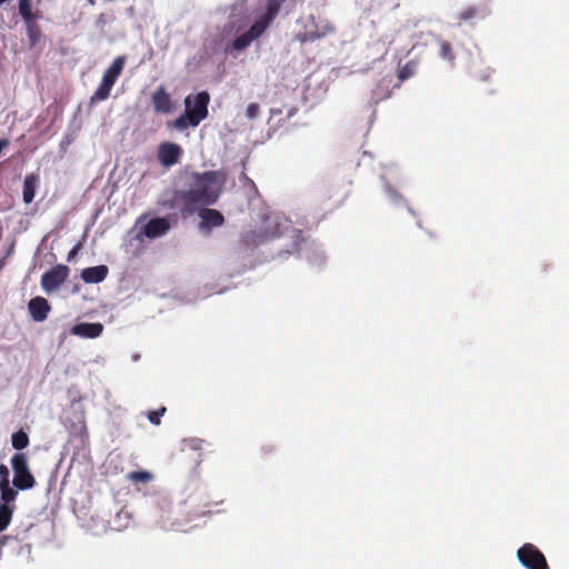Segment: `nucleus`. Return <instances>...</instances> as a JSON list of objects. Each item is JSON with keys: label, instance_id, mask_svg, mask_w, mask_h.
<instances>
[{"label": "nucleus", "instance_id": "1", "mask_svg": "<svg viewBox=\"0 0 569 569\" xmlns=\"http://www.w3.org/2000/svg\"><path fill=\"white\" fill-rule=\"evenodd\" d=\"M256 244L283 241L274 247L271 259L286 260L290 256L305 259L311 267L320 268L326 262V252L317 241L305 238L302 231L281 212L263 216L260 228L253 233Z\"/></svg>", "mask_w": 569, "mask_h": 569}, {"label": "nucleus", "instance_id": "2", "mask_svg": "<svg viewBox=\"0 0 569 569\" xmlns=\"http://www.w3.org/2000/svg\"><path fill=\"white\" fill-rule=\"evenodd\" d=\"M227 176L222 170L189 172L184 176V191L193 211L216 203Z\"/></svg>", "mask_w": 569, "mask_h": 569}, {"label": "nucleus", "instance_id": "3", "mask_svg": "<svg viewBox=\"0 0 569 569\" xmlns=\"http://www.w3.org/2000/svg\"><path fill=\"white\" fill-rule=\"evenodd\" d=\"M380 180L382 183V190L390 203L393 207H406L408 212L412 217H417L416 211L412 207L408 204L406 198L397 190L396 186L401 183L402 177L401 173L396 166L386 167L380 174Z\"/></svg>", "mask_w": 569, "mask_h": 569}, {"label": "nucleus", "instance_id": "4", "mask_svg": "<svg viewBox=\"0 0 569 569\" xmlns=\"http://www.w3.org/2000/svg\"><path fill=\"white\" fill-rule=\"evenodd\" d=\"M171 226L172 219L170 216L152 217L147 220L146 214H142L136 222V228H138L136 238L139 241L161 238L169 232Z\"/></svg>", "mask_w": 569, "mask_h": 569}, {"label": "nucleus", "instance_id": "5", "mask_svg": "<svg viewBox=\"0 0 569 569\" xmlns=\"http://www.w3.org/2000/svg\"><path fill=\"white\" fill-rule=\"evenodd\" d=\"M126 62V54H121L114 58L112 63L103 72L101 82L91 97L92 102L104 101L109 98L112 87L124 69Z\"/></svg>", "mask_w": 569, "mask_h": 569}, {"label": "nucleus", "instance_id": "6", "mask_svg": "<svg viewBox=\"0 0 569 569\" xmlns=\"http://www.w3.org/2000/svg\"><path fill=\"white\" fill-rule=\"evenodd\" d=\"M10 463L13 471V487L20 491L32 489L36 485V479L30 470L27 455L23 452H16L11 457Z\"/></svg>", "mask_w": 569, "mask_h": 569}, {"label": "nucleus", "instance_id": "7", "mask_svg": "<svg viewBox=\"0 0 569 569\" xmlns=\"http://www.w3.org/2000/svg\"><path fill=\"white\" fill-rule=\"evenodd\" d=\"M158 204L163 210H174L179 211L182 214L194 213L193 208L188 201L184 188L164 191L163 193H161L158 200Z\"/></svg>", "mask_w": 569, "mask_h": 569}, {"label": "nucleus", "instance_id": "8", "mask_svg": "<svg viewBox=\"0 0 569 569\" xmlns=\"http://www.w3.org/2000/svg\"><path fill=\"white\" fill-rule=\"evenodd\" d=\"M517 559L525 569H549L542 551L530 542L523 543L517 550Z\"/></svg>", "mask_w": 569, "mask_h": 569}, {"label": "nucleus", "instance_id": "9", "mask_svg": "<svg viewBox=\"0 0 569 569\" xmlns=\"http://www.w3.org/2000/svg\"><path fill=\"white\" fill-rule=\"evenodd\" d=\"M70 273V268L63 263H58L47 271H44L41 276L40 284L41 289L50 295L58 290L61 284L68 279Z\"/></svg>", "mask_w": 569, "mask_h": 569}, {"label": "nucleus", "instance_id": "10", "mask_svg": "<svg viewBox=\"0 0 569 569\" xmlns=\"http://www.w3.org/2000/svg\"><path fill=\"white\" fill-rule=\"evenodd\" d=\"M196 212H198V217L200 219L198 228L200 233L203 236H209L214 228H219L224 224V217L217 209L208 208L207 206L201 207Z\"/></svg>", "mask_w": 569, "mask_h": 569}, {"label": "nucleus", "instance_id": "11", "mask_svg": "<svg viewBox=\"0 0 569 569\" xmlns=\"http://www.w3.org/2000/svg\"><path fill=\"white\" fill-rule=\"evenodd\" d=\"M210 96L208 91H200L196 94L187 96L184 99L186 111L197 118L199 121L208 117V104Z\"/></svg>", "mask_w": 569, "mask_h": 569}, {"label": "nucleus", "instance_id": "12", "mask_svg": "<svg viewBox=\"0 0 569 569\" xmlns=\"http://www.w3.org/2000/svg\"><path fill=\"white\" fill-rule=\"evenodd\" d=\"M267 29L261 26L256 19L249 29L237 36L231 43V48L236 51L246 50L254 40L260 38Z\"/></svg>", "mask_w": 569, "mask_h": 569}, {"label": "nucleus", "instance_id": "13", "mask_svg": "<svg viewBox=\"0 0 569 569\" xmlns=\"http://www.w3.org/2000/svg\"><path fill=\"white\" fill-rule=\"evenodd\" d=\"M181 154L182 148L178 143L166 141L158 147V160L166 168L178 163Z\"/></svg>", "mask_w": 569, "mask_h": 569}, {"label": "nucleus", "instance_id": "14", "mask_svg": "<svg viewBox=\"0 0 569 569\" xmlns=\"http://www.w3.org/2000/svg\"><path fill=\"white\" fill-rule=\"evenodd\" d=\"M429 38H430V40L427 43L431 48L437 50L438 57L441 60L449 63L450 66H455L456 54L453 52L451 43L435 33H430Z\"/></svg>", "mask_w": 569, "mask_h": 569}, {"label": "nucleus", "instance_id": "15", "mask_svg": "<svg viewBox=\"0 0 569 569\" xmlns=\"http://www.w3.org/2000/svg\"><path fill=\"white\" fill-rule=\"evenodd\" d=\"M103 325L101 322H77L73 325L70 329L71 335L87 338V339H94L102 335L103 332Z\"/></svg>", "mask_w": 569, "mask_h": 569}, {"label": "nucleus", "instance_id": "16", "mask_svg": "<svg viewBox=\"0 0 569 569\" xmlns=\"http://www.w3.org/2000/svg\"><path fill=\"white\" fill-rule=\"evenodd\" d=\"M151 103L157 113H170L173 109L170 96L164 86H159L152 92Z\"/></svg>", "mask_w": 569, "mask_h": 569}, {"label": "nucleus", "instance_id": "17", "mask_svg": "<svg viewBox=\"0 0 569 569\" xmlns=\"http://www.w3.org/2000/svg\"><path fill=\"white\" fill-rule=\"evenodd\" d=\"M50 309L51 307L48 300L40 296L31 298L28 302L30 317L36 322L44 321L48 317V313L50 312Z\"/></svg>", "mask_w": 569, "mask_h": 569}, {"label": "nucleus", "instance_id": "18", "mask_svg": "<svg viewBox=\"0 0 569 569\" xmlns=\"http://www.w3.org/2000/svg\"><path fill=\"white\" fill-rule=\"evenodd\" d=\"M109 268L106 264L88 267L81 270V280L84 283L97 284L108 277Z\"/></svg>", "mask_w": 569, "mask_h": 569}, {"label": "nucleus", "instance_id": "19", "mask_svg": "<svg viewBox=\"0 0 569 569\" xmlns=\"http://www.w3.org/2000/svg\"><path fill=\"white\" fill-rule=\"evenodd\" d=\"M286 1L287 0H267L264 11L259 14L256 20L266 29H268L280 12V9Z\"/></svg>", "mask_w": 569, "mask_h": 569}, {"label": "nucleus", "instance_id": "20", "mask_svg": "<svg viewBox=\"0 0 569 569\" xmlns=\"http://www.w3.org/2000/svg\"><path fill=\"white\" fill-rule=\"evenodd\" d=\"M39 179L36 174L29 173L24 177L22 186V199L26 204L34 200Z\"/></svg>", "mask_w": 569, "mask_h": 569}, {"label": "nucleus", "instance_id": "21", "mask_svg": "<svg viewBox=\"0 0 569 569\" xmlns=\"http://www.w3.org/2000/svg\"><path fill=\"white\" fill-rule=\"evenodd\" d=\"M486 16H487V11H486L485 7L473 6V7H468V8L463 9L460 12L458 19H459V22L470 23L475 19L482 20L486 18Z\"/></svg>", "mask_w": 569, "mask_h": 569}, {"label": "nucleus", "instance_id": "22", "mask_svg": "<svg viewBox=\"0 0 569 569\" xmlns=\"http://www.w3.org/2000/svg\"><path fill=\"white\" fill-rule=\"evenodd\" d=\"M200 122L201 121H199L197 118H194L192 114L184 110L183 113H181L173 120L172 127L178 131H184L189 128H194L199 126Z\"/></svg>", "mask_w": 569, "mask_h": 569}, {"label": "nucleus", "instance_id": "23", "mask_svg": "<svg viewBox=\"0 0 569 569\" xmlns=\"http://www.w3.org/2000/svg\"><path fill=\"white\" fill-rule=\"evenodd\" d=\"M18 491L13 485H2L0 486V505L12 507V503L14 502Z\"/></svg>", "mask_w": 569, "mask_h": 569}, {"label": "nucleus", "instance_id": "24", "mask_svg": "<svg viewBox=\"0 0 569 569\" xmlns=\"http://www.w3.org/2000/svg\"><path fill=\"white\" fill-rule=\"evenodd\" d=\"M30 443L29 435L21 428L11 435V446L14 450L21 451Z\"/></svg>", "mask_w": 569, "mask_h": 569}, {"label": "nucleus", "instance_id": "25", "mask_svg": "<svg viewBox=\"0 0 569 569\" xmlns=\"http://www.w3.org/2000/svg\"><path fill=\"white\" fill-rule=\"evenodd\" d=\"M18 10L24 23L36 21V16L32 12L31 0H19Z\"/></svg>", "mask_w": 569, "mask_h": 569}, {"label": "nucleus", "instance_id": "26", "mask_svg": "<svg viewBox=\"0 0 569 569\" xmlns=\"http://www.w3.org/2000/svg\"><path fill=\"white\" fill-rule=\"evenodd\" d=\"M12 507L0 505V532L4 531L8 528L12 518Z\"/></svg>", "mask_w": 569, "mask_h": 569}, {"label": "nucleus", "instance_id": "27", "mask_svg": "<svg viewBox=\"0 0 569 569\" xmlns=\"http://www.w3.org/2000/svg\"><path fill=\"white\" fill-rule=\"evenodd\" d=\"M417 70V63L409 61L403 67H401L398 71V79L400 82L408 80L411 78Z\"/></svg>", "mask_w": 569, "mask_h": 569}, {"label": "nucleus", "instance_id": "28", "mask_svg": "<svg viewBox=\"0 0 569 569\" xmlns=\"http://www.w3.org/2000/svg\"><path fill=\"white\" fill-rule=\"evenodd\" d=\"M166 407H161L157 410H150L147 412V418L151 425L159 426L161 423V417L166 413Z\"/></svg>", "mask_w": 569, "mask_h": 569}, {"label": "nucleus", "instance_id": "29", "mask_svg": "<svg viewBox=\"0 0 569 569\" xmlns=\"http://www.w3.org/2000/svg\"><path fill=\"white\" fill-rule=\"evenodd\" d=\"M130 479L134 482L146 483L152 479V475L147 470H137L130 473Z\"/></svg>", "mask_w": 569, "mask_h": 569}, {"label": "nucleus", "instance_id": "30", "mask_svg": "<svg viewBox=\"0 0 569 569\" xmlns=\"http://www.w3.org/2000/svg\"><path fill=\"white\" fill-rule=\"evenodd\" d=\"M24 24H26V31H27V36L30 41V44L34 46L39 39L36 21H32L30 23H24Z\"/></svg>", "mask_w": 569, "mask_h": 569}, {"label": "nucleus", "instance_id": "31", "mask_svg": "<svg viewBox=\"0 0 569 569\" xmlns=\"http://www.w3.org/2000/svg\"><path fill=\"white\" fill-rule=\"evenodd\" d=\"M259 104L256 102H251L247 106L244 116L248 120H254L259 116Z\"/></svg>", "mask_w": 569, "mask_h": 569}, {"label": "nucleus", "instance_id": "32", "mask_svg": "<svg viewBox=\"0 0 569 569\" xmlns=\"http://www.w3.org/2000/svg\"><path fill=\"white\" fill-rule=\"evenodd\" d=\"M10 483V470L9 468L0 463V486Z\"/></svg>", "mask_w": 569, "mask_h": 569}, {"label": "nucleus", "instance_id": "33", "mask_svg": "<svg viewBox=\"0 0 569 569\" xmlns=\"http://www.w3.org/2000/svg\"><path fill=\"white\" fill-rule=\"evenodd\" d=\"M108 23L107 17L104 13H100L96 19V28L103 30L106 24Z\"/></svg>", "mask_w": 569, "mask_h": 569}, {"label": "nucleus", "instance_id": "34", "mask_svg": "<svg viewBox=\"0 0 569 569\" xmlns=\"http://www.w3.org/2000/svg\"><path fill=\"white\" fill-rule=\"evenodd\" d=\"M9 143L10 142L7 138H0V154L9 146Z\"/></svg>", "mask_w": 569, "mask_h": 569}, {"label": "nucleus", "instance_id": "35", "mask_svg": "<svg viewBox=\"0 0 569 569\" xmlns=\"http://www.w3.org/2000/svg\"><path fill=\"white\" fill-rule=\"evenodd\" d=\"M282 113V110L279 109V108H271L270 109V118L274 117V116H279Z\"/></svg>", "mask_w": 569, "mask_h": 569}, {"label": "nucleus", "instance_id": "36", "mask_svg": "<svg viewBox=\"0 0 569 569\" xmlns=\"http://www.w3.org/2000/svg\"><path fill=\"white\" fill-rule=\"evenodd\" d=\"M297 109L296 108H289L288 112H287V119H290L295 116Z\"/></svg>", "mask_w": 569, "mask_h": 569}, {"label": "nucleus", "instance_id": "37", "mask_svg": "<svg viewBox=\"0 0 569 569\" xmlns=\"http://www.w3.org/2000/svg\"><path fill=\"white\" fill-rule=\"evenodd\" d=\"M77 250V247H73L70 251H69V254H68V260L71 259V256H74V251Z\"/></svg>", "mask_w": 569, "mask_h": 569}, {"label": "nucleus", "instance_id": "38", "mask_svg": "<svg viewBox=\"0 0 569 569\" xmlns=\"http://www.w3.org/2000/svg\"><path fill=\"white\" fill-rule=\"evenodd\" d=\"M77 250V247H73L70 251H69V254H68V260L71 259V256H74V251Z\"/></svg>", "mask_w": 569, "mask_h": 569}, {"label": "nucleus", "instance_id": "39", "mask_svg": "<svg viewBox=\"0 0 569 569\" xmlns=\"http://www.w3.org/2000/svg\"><path fill=\"white\" fill-rule=\"evenodd\" d=\"M12 0H0V7L10 3Z\"/></svg>", "mask_w": 569, "mask_h": 569}, {"label": "nucleus", "instance_id": "40", "mask_svg": "<svg viewBox=\"0 0 569 569\" xmlns=\"http://www.w3.org/2000/svg\"><path fill=\"white\" fill-rule=\"evenodd\" d=\"M489 78V73L488 72H485L483 74H481V79L482 80H488Z\"/></svg>", "mask_w": 569, "mask_h": 569}, {"label": "nucleus", "instance_id": "41", "mask_svg": "<svg viewBox=\"0 0 569 569\" xmlns=\"http://www.w3.org/2000/svg\"><path fill=\"white\" fill-rule=\"evenodd\" d=\"M139 358H140V356H139L138 353H136V355H133V356H132V360H133V361H137Z\"/></svg>", "mask_w": 569, "mask_h": 569}, {"label": "nucleus", "instance_id": "42", "mask_svg": "<svg viewBox=\"0 0 569 569\" xmlns=\"http://www.w3.org/2000/svg\"><path fill=\"white\" fill-rule=\"evenodd\" d=\"M88 4L90 6H94L96 4V0H87Z\"/></svg>", "mask_w": 569, "mask_h": 569}]
</instances>
